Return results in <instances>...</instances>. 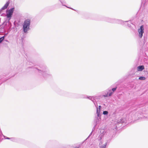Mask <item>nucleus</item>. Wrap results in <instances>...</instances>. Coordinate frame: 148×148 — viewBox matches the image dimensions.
<instances>
[{
  "label": "nucleus",
  "mask_w": 148,
  "mask_h": 148,
  "mask_svg": "<svg viewBox=\"0 0 148 148\" xmlns=\"http://www.w3.org/2000/svg\"><path fill=\"white\" fill-rule=\"evenodd\" d=\"M86 98L91 100L93 102L95 106H96V103L94 101V99L93 96H87Z\"/></svg>",
  "instance_id": "1a4fd4ad"
},
{
  "label": "nucleus",
  "mask_w": 148,
  "mask_h": 148,
  "mask_svg": "<svg viewBox=\"0 0 148 148\" xmlns=\"http://www.w3.org/2000/svg\"><path fill=\"white\" fill-rule=\"evenodd\" d=\"M7 29V28L6 27V26H5L4 25H3L0 28V32L3 33Z\"/></svg>",
  "instance_id": "9b49d317"
},
{
  "label": "nucleus",
  "mask_w": 148,
  "mask_h": 148,
  "mask_svg": "<svg viewBox=\"0 0 148 148\" xmlns=\"http://www.w3.org/2000/svg\"><path fill=\"white\" fill-rule=\"evenodd\" d=\"M34 70L38 72L40 75H42L45 78L51 77V75L45 65H41L38 68H34Z\"/></svg>",
  "instance_id": "f257e3e1"
},
{
  "label": "nucleus",
  "mask_w": 148,
  "mask_h": 148,
  "mask_svg": "<svg viewBox=\"0 0 148 148\" xmlns=\"http://www.w3.org/2000/svg\"><path fill=\"white\" fill-rule=\"evenodd\" d=\"M108 112L107 111H104L103 112V114L105 115L108 114Z\"/></svg>",
  "instance_id": "aec40b11"
},
{
  "label": "nucleus",
  "mask_w": 148,
  "mask_h": 148,
  "mask_svg": "<svg viewBox=\"0 0 148 148\" xmlns=\"http://www.w3.org/2000/svg\"><path fill=\"white\" fill-rule=\"evenodd\" d=\"M8 33H5V35H4V36H6V35H7V34H8Z\"/></svg>",
  "instance_id": "cd10ccee"
},
{
  "label": "nucleus",
  "mask_w": 148,
  "mask_h": 148,
  "mask_svg": "<svg viewBox=\"0 0 148 148\" xmlns=\"http://www.w3.org/2000/svg\"><path fill=\"white\" fill-rule=\"evenodd\" d=\"M9 4V1L7 2L4 6L1 8V9L0 10V11H1L2 10H4L6 9L8 6Z\"/></svg>",
  "instance_id": "9d476101"
},
{
  "label": "nucleus",
  "mask_w": 148,
  "mask_h": 148,
  "mask_svg": "<svg viewBox=\"0 0 148 148\" xmlns=\"http://www.w3.org/2000/svg\"><path fill=\"white\" fill-rule=\"evenodd\" d=\"M101 144H102V143H101V142L99 143V145H100L101 144Z\"/></svg>",
  "instance_id": "c756f323"
},
{
  "label": "nucleus",
  "mask_w": 148,
  "mask_h": 148,
  "mask_svg": "<svg viewBox=\"0 0 148 148\" xmlns=\"http://www.w3.org/2000/svg\"><path fill=\"white\" fill-rule=\"evenodd\" d=\"M5 139H10V138L6 136H3Z\"/></svg>",
  "instance_id": "b1692460"
},
{
  "label": "nucleus",
  "mask_w": 148,
  "mask_h": 148,
  "mask_svg": "<svg viewBox=\"0 0 148 148\" xmlns=\"http://www.w3.org/2000/svg\"><path fill=\"white\" fill-rule=\"evenodd\" d=\"M116 88H117V87H115V88H113L112 89V90H111L112 91V92H113H113L116 90Z\"/></svg>",
  "instance_id": "412c9836"
},
{
  "label": "nucleus",
  "mask_w": 148,
  "mask_h": 148,
  "mask_svg": "<svg viewBox=\"0 0 148 148\" xmlns=\"http://www.w3.org/2000/svg\"><path fill=\"white\" fill-rule=\"evenodd\" d=\"M121 119H120V120H119L118 121L117 123H119V124H120V123H121Z\"/></svg>",
  "instance_id": "393cba45"
},
{
  "label": "nucleus",
  "mask_w": 148,
  "mask_h": 148,
  "mask_svg": "<svg viewBox=\"0 0 148 148\" xmlns=\"http://www.w3.org/2000/svg\"><path fill=\"white\" fill-rule=\"evenodd\" d=\"M95 121H96V125L99 123V121H100L101 120V119H99L98 118V117H95Z\"/></svg>",
  "instance_id": "4468645a"
},
{
  "label": "nucleus",
  "mask_w": 148,
  "mask_h": 148,
  "mask_svg": "<svg viewBox=\"0 0 148 148\" xmlns=\"http://www.w3.org/2000/svg\"><path fill=\"white\" fill-rule=\"evenodd\" d=\"M139 79L141 80H145V77L143 76H141L139 77Z\"/></svg>",
  "instance_id": "a211bd4d"
},
{
  "label": "nucleus",
  "mask_w": 148,
  "mask_h": 148,
  "mask_svg": "<svg viewBox=\"0 0 148 148\" xmlns=\"http://www.w3.org/2000/svg\"><path fill=\"white\" fill-rule=\"evenodd\" d=\"M121 123H123L125 122V119H121Z\"/></svg>",
  "instance_id": "5701e85b"
},
{
  "label": "nucleus",
  "mask_w": 148,
  "mask_h": 148,
  "mask_svg": "<svg viewBox=\"0 0 148 148\" xmlns=\"http://www.w3.org/2000/svg\"><path fill=\"white\" fill-rule=\"evenodd\" d=\"M10 140L11 141L13 142H16L17 141V139L15 138H10Z\"/></svg>",
  "instance_id": "f3484780"
},
{
  "label": "nucleus",
  "mask_w": 148,
  "mask_h": 148,
  "mask_svg": "<svg viewBox=\"0 0 148 148\" xmlns=\"http://www.w3.org/2000/svg\"><path fill=\"white\" fill-rule=\"evenodd\" d=\"M104 21L107 22H108L112 23H121L123 24L124 22H129L130 24H128V26L129 27H131V24L133 25L131 23L130 21H123L119 20L116 19L114 18H112L109 17H105L104 18Z\"/></svg>",
  "instance_id": "f03ea898"
},
{
  "label": "nucleus",
  "mask_w": 148,
  "mask_h": 148,
  "mask_svg": "<svg viewBox=\"0 0 148 148\" xmlns=\"http://www.w3.org/2000/svg\"><path fill=\"white\" fill-rule=\"evenodd\" d=\"M144 26L143 25H141L138 30V36L140 38H141L143 36V34L144 33Z\"/></svg>",
  "instance_id": "39448f33"
},
{
  "label": "nucleus",
  "mask_w": 148,
  "mask_h": 148,
  "mask_svg": "<svg viewBox=\"0 0 148 148\" xmlns=\"http://www.w3.org/2000/svg\"><path fill=\"white\" fill-rule=\"evenodd\" d=\"M92 132H93V130L92 131V132H91L90 133V134L89 135V136L88 137H90L92 134Z\"/></svg>",
  "instance_id": "bb28decb"
},
{
  "label": "nucleus",
  "mask_w": 148,
  "mask_h": 148,
  "mask_svg": "<svg viewBox=\"0 0 148 148\" xmlns=\"http://www.w3.org/2000/svg\"><path fill=\"white\" fill-rule=\"evenodd\" d=\"M106 93L105 95H103V96L104 97H107L109 96H110L113 94V92H112L111 89H108L106 90Z\"/></svg>",
  "instance_id": "0eeeda50"
},
{
  "label": "nucleus",
  "mask_w": 148,
  "mask_h": 148,
  "mask_svg": "<svg viewBox=\"0 0 148 148\" xmlns=\"http://www.w3.org/2000/svg\"><path fill=\"white\" fill-rule=\"evenodd\" d=\"M59 1H60V2H61V4H62V5L65 6L67 8H70V9H71L72 10H73L76 11L74 9H73L72 8H71L68 7H67V6H66V5H64V4L66 3V2L64 0H59Z\"/></svg>",
  "instance_id": "f8f14e48"
},
{
  "label": "nucleus",
  "mask_w": 148,
  "mask_h": 148,
  "mask_svg": "<svg viewBox=\"0 0 148 148\" xmlns=\"http://www.w3.org/2000/svg\"><path fill=\"white\" fill-rule=\"evenodd\" d=\"M30 23L31 21L29 19H26L24 21L23 25V30L24 33H27L30 29Z\"/></svg>",
  "instance_id": "7ed1b4c3"
},
{
  "label": "nucleus",
  "mask_w": 148,
  "mask_h": 148,
  "mask_svg": "<svg viewBox=\"0 0 148 148\" xmlns=\"http://www.w3.org/2000/svg\"><path fill=\"white\" fill-rule=\"evenodd\" d=\"M144 69L143 65H140L137 67V71H141Z\"/></svg>",
  "instance_id": "ddd939ff"
},
{
  "label": "nucleus",
  "mask_w": 148,
  "mask_h": 148,
  "mask_svg": "<svg viewBox=\"0 0 148 148\" xmlns=\"http://www.w3.org/2000/svg\"><path fill=\"white\" fill-rule=\"evenodd\" d=\"M6 41H7V42H8V40H6Z\"/></svg>",
  "instance_id": "7c9ffc66"
},
{
  "label": "nucleus",
  "mask_w": 148,
  "mask_h": 148,
  "mask_svg": "<svg viewBox=\"0 0 148 148\" xmlns=\"http://www.w3.org/2000/svg\"><path fill=\"white\" fill-rule=\"evenodd\" d=\"M101 106H99V108H98V109H100L101 110Z\"/></svg>",
  "instance_id": "a878e982"
},
{
  "label": "nucleus",
  "mask_w": 148,
  "mask_h": 148,
  "mask_svg": "<svg viewBox=\"0 0 148 148\" xmlns=\"http://www.w3.org/2000/svg\"><path fill=\"white\" fill-rule=\"evenodd\" d=\"M87 96L84 95H82L81 96V97L83 98H86Z\"/></svg>",
  "instance_id": "4be33fe9"
},
{
  "label": "nucleus",
  "mask_w": 148,
  "mask_h": 148,
  "mask_svg": "<svg viewBox=\"0 0 148 148\" xmlns=\"http://www.w3.org/2000/svg\"><path fill=\"white\" fill-rule=\"evenodd\" d=\"M105 132L104 130H101L100 131V134L99 135L98 137L97 138V139L98 140H100L104 136Z\"/></svg>",
  "instance_id": "423d86ee"
},
{
  "label": "nucleus",
  "mask_w": 148,
  "mask_h": 148,
  "mask_svg": "<svg viewBox=\"0 0 148 148\" xmlns=\"http://www.w3.org/2000/svg\"><path fill=\"white\" fill-rule=\"evenodd\" d=\"M97 103H96V108H97V110H96V114H100V111H101V110L100 109H98V107H97Z\"/></svg>",
  "instance_id": "2eb2a0df"
},
{
  "label": "nucleus",
  "mask_w": 148,
  "mask_h": 148,
  "mask_svg": "<svg viewBox=\"0 0 148 148\" xmlns=\"http://www.w3.org/2000/svg\"><path fill=\"white\" fill-rule=\"evenodd\" d=\"M141 114L138 112H136L134 113L132 117L136 119H139L140 118H142V117L140 116Z\"/></svg>",
  "instance_id": "6e6552de"
},
{
  "label": "nucleus",
  "mask_w": 148,
  "mask_h": 148,
  "mask_svg": "<svg viewBox=\"0 0 148 148\" xmlns=\"http://www.w3.org/2000/svg\"><path fill=\"white\" fill-rule=\"evenodd\" d=\"M97 115H96L95 117H98L99 119H101V114H96Z\"/></svg>",
  "instance_id": "6ab92c4d"
},
{
  "label": "nucleus",
  "mask_w": 148,
  "mask_h": 148,
  "mask_svg": "<svg viewBox=\"0 0 148 148\" xmlns=\"http://www.w3.org/2000/svg\"><path fill=\"white\" fill-rule=\"evenodd\" d=\"M14 8H13L6 11V16L7 18H9V20L10 19L11 17H12L13 13L14 11Z\"/></svg>",
  "instance_id": "20e7f679"
},
{
  "label": "nucleus",
  "mask_w": 148,
  "mask_h": 148,
  "mask_svg": "<svg viewBox=\"0 0 148 148\" xmlns=\"http://www.w3.org/2000/svg\"><path fill=\"white\" fill-rule=\"evenodd\" d=\"M107 143H106L104 144L100 145V148H106V146L107 145Z\"/></svg>",
  "instance_id": "dca6fc26"
},
{
  "label": "nucleus",
  "mask_w": 148,
  "mask_h": 148,
  "mask_svg": "<svg viewBox=\"0 0 148 148\" xmlns=\"http://www.w3.org/2000/svg\"><path fill=\"white\" fill-rule=\"evenodd\" d=\"M10 23L11 24V23L9 21H8V25H9L10 24Z\"/></svg>",
  "instance_id": "c85d7f7f"
}]
</instances>
